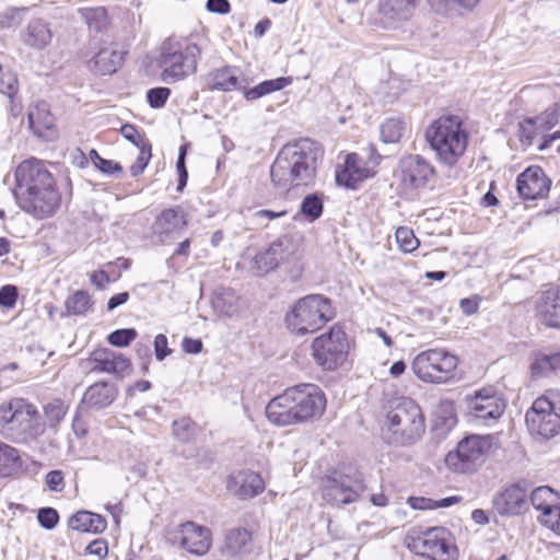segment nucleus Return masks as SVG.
I'll use <instances>...</instances> for the list:
<instances>
[{"label":"nucleus","instance_id":"f257e3e1","mask_svg":"<svg viewBox=\"0 0 560 560\" xmlns=\"http://www.w3.org/2000/svg\"><path fill=\"white\" fill-rule=\"evenodd\" d=\"M320 158L319 147L308 138L283 145L270 166L273 188L284 194L291 188L313 185Z\"/></svg>","mask_w":560,"mask_h":560},{"label":"nucleus","instance_id":"f03ea898","mask_svg":"<svg viewBox=\"0 0 560 560\" xmlns=\"http://www.w3.org/2000/svg\"><path fill=\"white\" fill-rule=\"evenodd\" d=\"M325 407L326 398L320 388L305 383L289 387L272 398L265 411L271 423L287 427L320 417Z\"/></svg>","mask_w":560,"mask_h":560},{"label":"nucleus","instance_id":"7ed1b4c3","mask_svg":"<svg viewBox=\"0 0 560 560\" xmlns=\"http://www.w3.org/2000/svg\"><path fill=\"white\" fill-rule=\"evenodd\" d=\"M205 42L206 37L199 34L166 38L161 45L159 55L162 80L166 83H175L194 74Z\"/></svg>","mask_w":560,"mask_h":560},{"label":"nucleus","instance_id":"20e7f679","mask_svg":"<svg viewBox=\"0 0 560 560\" xmlns=\"http://www.w3.org/2000/svg\"><path fill=\"white\" fill-rule=\"evenodd\" d=\"M425 431L424 417L418 404L410 398L398 399L388 410L382 425V436L395 445H410Z\"/></svg>","mask_w":560,"mask_h":560},{"label":"nucleus","instance_id":"39448f33","mask_svg":"<svg viewBox=\"0 0 560 560\" xmlns=\"http://www.w3.org/2000/svg\"><path fill=\"white\" fill-rule=\"evenodd\" d=\"M425 139L438 160L446 166H454L467 148V135L457 116H442L425 130Z\"/></svg>","mask_w":560,"mask_h":560},{"label":"nucleus","instance_id":"423d86ee","mask_svg":"<svg viewBox=\"0 0 560 560\" xmlns=\"http://www.w3.org/2000/svg\"><path fill=\"white\" fill-rule=\"evenodd\" d=\"M36 407L22 398L0 406V433L15 442H26L44 433Z\"/></svg>","mask_w":560,"mask_h":560},{"label":"nucleus","instance_id":"0eeeda50","mask_svg":"<svg viewBox=\"0 0 560 560\" xmlns=\"http://www.w3.org/2000/svg\"><path fill=\"white\" fill-rule=\"evenodd\" d=\"M335 317L329 299L320 294H310L298 300L285 315L288 328L296 335L317 331Z\"/></svg>","mask_w":560,"mask_h":560},{"label":"nucleus","instance_id":"6e6552de","mask_svg":"<svg viewBox=\"0 0 560 560\" xmlns=\"http://www.w3.org/2000/svg\"><path fill=\"white\" fill-rule=\"evenodd\" d=\"M526 425L533 435L551 439L560 433V389H549L527 410Z\"/></svg>","mask_w":560,"mask_h":560},{"label":"nucleus","instance_id":"1a4fd4ad","mask_svg":"<svg viewBox=\"0 0 560 560\" xmlns=\"http://www.w3.org/2000/svg\"><path fill=\"white\" fill-rule=\"evenodd\" d=\"M457 364V357L445 349H429L416 355L411 369L419 380L441 384L452 378Z\"/></svg>","mask_w":560,"mask_h":560},{"label":"nucleus","instance_id":"9d476101","mask_svg":"<svg viewBox=\"0 0 560 560\" xmlns=\"http://www.w3.org/2000/svg\"><path fill=\"white\" fill-rule=\"evenodd\" d=\"M349 342L346 332L339 326L316 337L312 343L314 360L324 370L332 371L342 365L348 357Z\"/></svg>","mask_w":560,"mask_h":560},{"label":"nucleus","instance_id":"9b49d317","mask_svg":"<svg viewBox=\"0 0 560 560\" xmlns=\"http://www.w3.org/2000/svg\"><path fill=\"white\" fill-rule=\"evenodd\" d=\"M491 447L490 436L470 435L446 455V465L457 472H471L479 467Z\"/></svg>","mask_w":560,"mask_h":560},{"label":"nucleus","instance_id":"f8f14e48","mask_svg":"<svg viewBox=\"0 0 560 560\" xmlns=\"http://www.w3.org/2000/svg\"><path fill=\"white\" fill-rule=\"evenodd\" d=\"M14 180L12 192L15 199L55 184L52 175L45 164L34 158L18 165L14 171Z\"/></svg>","mask_w":560,"mask_h":560},{"label":"nucleus","instance_id":"ddd939ff","mask_svg":"<svg viewBox=\"0 0 560 560\" xmlns=\"http://www.w3.org/2000/svg\"><path fill=\"white\" fill-rule=\"evenodd\" d=\"M410 551L431 560H455L456 549L445 538V529L430 528L407 544Z\"/></svg>","mask_w":560,"mask_h":560},{"label":"nucleus","instance_id":"4468645a","mask_svg":"<svg viewBox=\"0 0 560 560\" xmlns=\"http://www.w3.org/2000/svg\"><path fill=\"white\" fill-rule=\"evenodd\" d=\"M294 255L295 246L292 240L288 236L280 237L254 256L250 270L257 277L266 276L280 264L291 261Z\"/></svg>","mask_w":560,"mask_h":560},{"label":"nucleus","instance_id":"2eb2a0df","mask_svg":"<svg viewBox=\"0 0 560 560\" xmlns=\"http://www.w3.org/2000/svg\"><path fill=\"white\" fill-rule=\"evenodd\" d=\"M364 490L365 486L361 479L336 475L325 479L323 498L332 505L349 504L355 502Z\"/></svg>","mask_w":560,"mask_h":560},{"label":"nucleus","instance_id":"dca6fc26","mask_svg":"<svg viewBox=\"0 0 560 560\" xmlns=\"http://www.w3.org/2000/svg\"><path fill=\"white\" fill-rule=\"evenodd\" d=\"M19 207L36 219H45L52 215L60 206V194L55 184L37 189L15 199Z\"/></svg>","mask_w":560,"mask_h":560},{"label":"nucleus","instance_id":"f3484780","mask_svg":"<svg viewBox=\"0 0 560 560\" xmlns=\"http://www.w3.org/2000/svg\"><path fill=\"white\" fill-rule=\"evenodd\" d=\"M435 176L433 165L419 154H411L400 161L399 178L405 189L424 187Z\"/></svg>","mask_w":560,"mask_h":560},{"label":"nucleus","instance_id":"a211bd4d","mask_svg":"<svg viewBox=\"0 0 560 560\" xmlns=\"http://www.w3.org/2000/svg\"><path fill=\"white\" fill-rule=\"evenodd\" d=\"M173 541L192 555L203 556L211 547V533L205 526L186 522L174 533Z\"/></svg>","mask_w":560,"mask_h":560},{"label":"nucleus","instance_id":"6ab92c4d","mask_svg":"<svg viewBox=\"0 0 560 560\" xmlns=\"http://www.w3.org/2000/svg\"><path fill=\"white\" fill-rule=\"evenodd\" d=\"M560 118V102H555L536 117L526 118L520 122L521 141L533 145L539 133L553 128Z\"/></svg>","mask_w":560,"mask_h":560},{"label":"nucleus","instance_id":"aec40b11","mask_svg":"<svg viewBox=\"0 0 560 560\" xmlns=\"http://www.w3.org/2000/svg\"><path fill=\"white\" fill-rule=\"evenodd\" d=\"M375 175V160L363 162V155L350 153L347 155L343 168L336 172V183L354 189L357 185Z\"/></svg>","mask_w":560,"mask_h":560},{"label":"nucleus","instance_id":"412c9836","mask_svg":"<svg viewBox=\"0 0 560 560\" xmlns=\"http://www.w3.org/2000/svg\"><path fill=\"white\" fill-rule=\"evenodd\" d=\"M505 409L504 400L494 394L491 388H483L476 393L469 402V412L483 421L499 419Z\"/></svg>","mask_w":560,"mask_h":560},{"label":"nucleus","instance_id":"4be33fe9","mask_svg":"<svg viewBox=\"0 0 560 560\" xmlns=\"http://www.w3.org/2000/svg\"><path fill=\"white\" fill-rule=\"evenodd\" d=\"M86 368L91 372L122 375L130 368V361L121 353L102 348L93 351L86 360Z\"/></svg>","mask_w":560,"mask_h":560},{"label":"nucleus","instance_id":"5701e85b","mask_svg":"<svg viewBox=\"0 0 560 560\" xmlns=\"http://www.w3.org/2000/svg\"><path fill=\"white\" fill-rule=\"evenodd\" d=\"M550 180L539 166H529L517 177V191L523 199L542 198L549 190Z\"/></svg>","mask_w":560,"mask_h":560},{"label":"nucleus","instance_id":"b1692460","mask_svg":"<svg viewBox=\"0 0 560 560\" xmlns=\"http://www.w3.org/2000/svg\"><path fill=\"white\" fill-rule=\"evenodd\" d=\"M211 306L223 317H238L247 310L246 302L230 288L217 289L211 298Z\"/></svg>","mask_w":560,"mask_h":560},{"label":"nucleus","instance_id":"393cba45","mask_svg":"<svg viewBox=\"0 0 560 560\" xmlns=\"http://www.w3.org/2000/svg\"><path fill=\"white\" fill-rule=\"evenodd\" d=\"M536 314L544 325L560 329V287L542 292L536 302Z\"/></svg>","mask_w":560,"mask_h":560},{"label":"nucleus","instance_id":"a878e982","mask_svg":"<svg viewBox=\"0 0 560 560\" xmlns=\"http://www.w3.org/2000/svg\"><path fill=\"white\" fill-rule=\"evenodd\" d=\"M187 225L185 213L178 208L165 209L154 222V232L162 243L173 240L185 230Z\"/></svg>","mask_w":560,"mask_h":560},{"label":"nucleus","instance_id":"bb28decb","mask_svg":"<svg viewBox=\"0 0 560 560\" xmlns=\"http://www.w3.org/2000/svg\"><path fill=\"white\" fill-rule=\"evenodd\" d=\"M126 54L125 49L112 43L97 51L91 59L90 67L102 75L113 74L121 67Z\"/></svg>","mask_w":560,"mask_h":560},{"label":"nucleus","instance_id":"cd10ccee","mask_svg":"<svg viewBox=\"0 0 560 560\" xmlns=\"http://www.w3.org/2000/svg\"><path fill=\"white\" fill-rule=\"evenodd\" d=\"M493 506L500 515H517L526 508V492L518 485H513L498 493Z\"/></svg>","mask_w":560,"mask_h":560},{"label":"nucleus","instance_id":"c85d7f7f","mask_svg":"<svg viewBox=\"0 0 560 560\" xmlns=\"http://www.w3.org/2000/svg\"><path fill=\"white\" fill-rule=\"evenodd\" d=\"M228 488L241 498H252L264 491L265 482L260 475L241 470L230 477Z\"/></svg>","mask_w":560,"mask_h":560},{"label":"nucleus","instance_id":"c756f323","mask_svg":"<svg viewBox=\"0 0 560 560\" xmlns=\"http://www.w3.org/2000/svg\"><path fill=\"white\" fill-rule=\"evenodd\" d=\"M237 69L231 66H224L213 69L207 74L206 82L210 90L222 92H230L233 90H241L244 85L236 74Z\"/></svg>","mask_w":560,"mask_h":560},{"label":"nucleus","instance_id":"7c9ffc66","mask_svg":"<svg viewBox=\"0 0 560 560\" xmlns=\"http://www.w3.org/2000/svg\"><path fill=\"white\" fill-rule=\"evenodd\" d=\"M28 124L34 135L48 139L52 133L54 117L46 103H38L28 110Z\"/></svg>","mask_w":560,"mask_h":560},{"label":"nucleus","instance_id":"2f4dec72","mask_svg":"<svg viewBox=\"0 0 560 560\" xmlns=\"http://www.w3.org/2000/svg\"><path fill=\"white\" fill-rule=\"evenodd\" d=\"M116 388L106 382H100L91 385L84 393L83 402L96 409L109 406L116 398Z\"/></svg>","mask_w":560,"mask_h":560},{"label":"nucleus","instance_id":"473e14b6","mask_svg":"<svg viewBox=\"0 0 560 560\" xmlns=\"http://www.w3.org/2000/svg\"><path fill=\"white\" fill-rule=\"evenodd\" d=\"M106 526L107 523L102 515L89 511H79L69 520V527L82 533H103Z\"/></svg>","mask_w":560,"mask_h":560},{"label":"nucleus","instance_id":"72a5a7b5","mask_svg":"<svg viewBox=\"0 0 560 560\" xmlns=\"http://www.w3.org/2000/svg\"><path fill=\"white\" fill-rule=\"evenodd\" d=\"M51 37L48 23L42 19H34L26 27L24 43L35 49H43L50 43Z\"/></svg>","mask_w":560,"mask_h":560},{"label":"nucleus","instance_id":"f704fd0d","mask_svg":"<svg viewBox=\"0 0 560 560\" xmlns=\"http://www.w3.org/2000/svg\"><path fill=\"white\" fill-rule=\"evenodd\" d=\"M479 0H429L431 8L439 14L455 16L472 10Z\"/></svg>","mask_w":560,"mask_h":560},{"label":"nucleus","instance_id":"c9c22d12","mask_svg":"<svg viewBox=\"0 0 560 560\" xmlns=\"http://www.w3.org/2000/svg\"><path fill=\"white\" fill-rule=\"evenodd\" d=\"M417 0H386L383 5V13L392 20H408L415 9Z\"/></svg>","mask_w":560,"mask_h":560},{"label":"nucleus","instance_id":"e433bc0d","mask_svg":"<svg viewBox=\"0 0 560 560\" xmlns=\"http://www.w3.org/2000/svg\"><path fill=\"white\" fill-rule=\"evenodd\" d=\"M22 466L19 451L0 442V476L8 477L16 472Z\"/></svg>","mask_w":560,"mask_h":560},{"label":"nucleus","instance_id":"4c0bfd02","mask_svg":"<svg viewBox=\"0 0 560 560\" xmlns=\"http://www.w3.org/2000/svg\"><path fill=\"white\" fill-rule=\"evenodd\" d=\"M530 369L535 376H545L551 372H560V351L537 353Z\"/></svg>","mask_w":560,"mask_h":560},{"label":"nucleus","instance_id":"58836bf2","mask_svg":"<svg viewBox=\"0 0 560 560\" xmlns=\"http://www.w3.org/2000/svg\"><path fill=\"white\" fill-rule=\"evenodd\" d=\"M559 500L560 495L548 486L538 487L530 494L534 509L541 513L550 510Z\"/></svg>","mask_w":560,"mask_h":560},{"label":"nucleus","instance_id":"ea45409f","mask_svg":"<svg viewBox=\"0 0 560 560\" xmlns=\"http://www.w3.org/2000/svg\"><path fill=\"white\" fill-rule=\"evenodd\" d=\"M78 13L92 31L101 32L107 26V11L103 7L80 8Z\"/></svg>","mask_w":560,"mask_h":560},{"label":"nucleus","instance_id":"a19ab883","mask_svg":"<svg viewBox=\"0 0 560 560\" xmlns=\"http://www.w3.org/2000/svg\"><path fill=\"white\" fill-rule=\"evenodd\" d=\"M323 211L324 197L318 192L306 195L300 205V212L308 222L319 219Z\"/></svg>","mask_w":560,"mask_h":560},{"label":"nucleus","instance_id":"79ce46f5","mask_svg":"<svg viewBox=\"0 0 560 560\" xmlns=\"http://www.w3.org/2000/svg\"><path fill=\"white\" fill-rule=\"evenodd\" d=\"M249 540L250 535L246 529H232L226 534L224 549L229 556H235L242 551Z\"/></svg>","mask_w":560,"mask_h":560},{"label":"nucleus","instance_id":"37998d69","mask_svg":"<svg viewBox=\"0 0 560 560\" xmlns=\"http://www.w3.org/2000/svg\"><path fill=\"white\" fill-rule=\"evenodd\" d=\"M405 121L400 118H388L381 126V139L385 143H396L405 130Z\"/></svg>","mask_w":560,"mask_h":560},{"label":"nucleus","instance_id":"c03bdc74","mask_svg":"<svg viewBox=\"0 0 560 560\" xmlns=\"http://www.w3.org/2000/svg\"><path fill=\"white\" fill-rule=\"evenodd\" d=\"M91 307V298L85 291H77L66 301V308L74 315H82Z\"/></svg>","mask_w":560,"mask_h":560},{"label":"nucleus","instance_id":"a18cd8bd","mask_svg":"<svg viewBox=\"0 0 560 560\" xmlns=\"http://www.w3.org/2000/svg\"><path fill=\"white\" fill-rule=\"evenodd\" d=\"M26 12V8L15 7L8 8L3 12H0V30H7L20 25Z\"/></svg>","mask_w":560,"mask_h":560},{"label":"nucleus","instance_id":"49530a36","mask_svg":"<svg viewBox=\"0 0 560 560\" xmlns=\"http://www.w3.org/2000/svg\"><path fill=\"white\" fill-rule=\"evenodd\" d=\"M68 406L60 399H54L44 407V412L50 425H56L66 416Z\"/></svg>","mask_w":560,"mask_h":560},{"label":"nucleus","instance_id":"de8ad7c7","mask_svg":"<svg viewBox=\"0 0 560 560\" xmlns=\"http://www.w3.org/2000/svg\"><path fill=\"white\" fill-rule=\"evenodd\" d=\"M396 241L400 249L405 253H411L419 246V241L411 229L400 226L396 231Z\"/></svg>","mask_w":560,"mask_h":560},{"label":"nucleus","instance_id":"09e8293b","mask_svg":"<svg viewBox=\"0 0 560 560\" xmlns=\"http://www.w3.org/2000/svg\"><path fill=\"white\" fill-rule=\"evenodd\" d=\"M18 92V78L0 65V93L12 97Z\"/></svg>","mask_w":560,"mask_h":560},{"label":"nucleus","instance_id":"8fccbe9b","mask_svg":"<svg viewBox=\"0 0 560 560\" xmlns=\"http://www.w3.org/2000/svg\"><path fill=\"white\" fill-rule=\"evenodd\" d=\"M538 518L544 526L560 535V500L550 510L540 513Z\"/></svg>","mask_w":560,"mask_h":560},{"label":"nucleus","instance_id":"3c124183","mask_svg":"<svg viewBox=\"0 0 560 560\" xmlns=\"http://www.w3.org/2000/svg\"><path fill=\"white\" fill-rule=\"evenodd\" d=\"M137 337L133 328L117 329L108 335L107 341L115 347H126Z\"/></svg>","mask_w":560,"mask_h":560},{"label":"nucleus","instance_id":"603ef678","mask_svg":"<svg viewBox=\"0 0 560 560\" xmlns=\"http://www.w3.org/2000/svg\"><path fill=\"white\" fill-rule=\"evenodd\" d=\"M171 95L168 88L159 86L147 92V101L152 108H161L165 105Z\"/></svg>","mask_w":560,"mask_h":560},{"label":"nucleus","instance_id":"864d4df0","mask_svg":"<svg viewBox=\"0 0 560 560\" xmlns=\"http://www.w3.org/2000/svg\"><path fill=\"white\" fill-rule=\"evenodd\" d=\"M150 158L151 144H141L140 154L138 155L136 162L130 166L131 176L137 177L138 175H140L147 167Z\"/></svg>","mask_w":560,"mask_h":560},{"label":"nucleus","instance_id":"5fc2aeb1","mask_svg":"<svg viewBox=\"0 0 560 560\" xmlns=\"http://www.w3.org/2000/svg\"><path fill=\"white\" fill-rule=\"evenodd\" d=\"M38 523L46 529H52L59 522V514L52 508H42L37 514Z\"/></svg>","mask_w":560,"mask_h":560},{"label":"nucleus","instance_id":"6e6d98bb","mask_svg":"<svg viewBox=\"0 0 560 560\" xmlns=\"http://www.w3.org/2000/svg\"><path fill=\"white\" fill-rule=\"evenodd\" d=\"M191 422L188 419L176 420L173 422V432L180 442H189L191 440Z\"/></svg>","mask_w":560,"mask_h":560},{"label":"nucleus","instance_id":"4d7b16f0","mask_svg":"<svg viewBox=\"0 0 560 560\" xmlns=\"http://www.w3.org/2000/svg\"><path fill=\"white\" fill-rule=\"evenodd\" d=\"M185 158H186V147L182 145L179 149V154L176 163V168L178 173V184H177V190L182 191L184 187L187 184L188 179V172L185 165Z\"/></svg>","mask_w":560,"mask_h":560},{"label":"nucleus","instance_id":"13d9d810","mask_svg":"<svg viewBox=\"0 0 560 560\" xmlns=\"http://www.w3.org/2000/svg\"><path fill=\"white\" fill-rule=\"evenodd\" d=\"M18 299V289L15 285L7 284L0 289V305L13 307Z\"/></svg>","mask_w":560,"mask_h":560},{"label":"nucleus","instance_id":"bf43d9fd","mask_svg":"<svg viewBox=\"0 0 560 560\" xmlns=\"http://www.w3.org/2000/svg\"><path fill=\"white\" fill-rule=\"evenodd\" d=\"M85 552L103 560L108 553L107 541L103 538H96L86 546Z\"/></svg>","mask_w":560,"mask_h":560},{"label":"nucleus","instance_id":"052dcab7","mask_svg":"<svg viewBox=\"0 0 560 560\" xmlns=\"http://www.w3.org/2000/svg\"><path fill=\"white\" fill-rule=\"evenodd\" d=\"M121 136L133 143L137 148L140 149L141 144H149L148 142H144L141 138L140 133L136 129L133 125L126 124L120 128Z\"/></svg>","mask_w":560,"mask_h":560},{"label":"nucleus","instance_id":"680f3d73","mask_svg":"<svg viewBox=\"0 0 560 560\" xmlns=\"http://www.w3.org/2000/svg\"><path fill=\"white\" fill-rule=\"evenodd\" d=\"M46 485L51 491H61L63 489V474L60 470H51L46 475Z\"/></svg>","mask_w":560,"mask_h":560},{"label":"nucleus","instance_id":"e2e57ef3","mask_svg":"<svg viewBox=\"0 0 560 560\" xmlns=\"http://www.w3.org/2000/svg\"><path fill=\"white\" fill-rule=\"evenodd\" d=\"M291 82H292L291 78L280 77V78H277L273 80H266V81L261 82V84H262V88L265 89V92L267 94H269L271 92L280 91V90L284 89L285 86L290 85Z\"/></svg>","mask_w":560,"mask_h":560},{"label":"nucleus","instance_id":"0e129e2a","mask_svg":"<svg viewBox=\"0 0 560 560\" xmlns=\"http://www.w3.org/2000/svg\"><path fill=\"white\" fill-rule=\"evenodd\" d=\"M154 350L155 357L158 360H164L170 353L171 350L167 347V338L163 334H159L154 339Z\"/></svg>","mask_w":560,"mask_h":560},{"label":"nucleus","instance_id":"69168bd1","mask_svg":"<svg viewBox=\"0 0 560 560\" xmlns=\"http://www.w3.org/2000/svg\"><path fill=\"white\" fill-rule=\"evenodd\" d=\"M560 139V131H555L551 135L539 133L534 144L539 151H545L551 147L552 142Z\"/></svg>","mask_w":560,"mask_h":560},{"label":"nucleus","instance_id":"338daca9","mask_svg":"<svg viewBox=\"0 0 560 560\" xmlns=\"http://www.w3.org/2000/svg\"><path fill=\"white\" fill-rule=\"evenodd\" d=\"M95 167L107 175L122 172V166L119 163L106 159L100 160Z\"/></svg>","mask_w":560,"mask_h":560},{"label":"nucleus","instance_id":"774afa93","mask_svg":"<svg viewBox=\"0 0 560 560\" xmlns=\"http://www.w3.org/2000/svg\"><path fill=\"white\" fill-rule=\"evenodd\" d=\"M206 8L209 12L218 14H228L231 11V4L228 0H208Z\"/></svg>","mask_w":560,"mask_h":560}]
</instances>
